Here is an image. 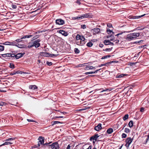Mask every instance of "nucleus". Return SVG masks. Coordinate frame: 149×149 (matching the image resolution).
I'll use <instances>...</instances> for the list:
<instances>
[{
  "mask_svg": "<svg viewBox=\"0 0 149 149\" xmlns=\"http://www.w3.org/2000/svg\"><path fill=\"white\" fill-rule=\"evenodd\" d=\"M51 143H45L44 145H46L47 146H50L52 149H58L59 148V145L57 142L53 143L52 145H49Z\"/></svg>",
  "mask_w": 149,
  "mask_h": 149,
  "instance_id": "nucleus-1",
  "label": "nucleus"
},
{
  "mask_svg": "<svg viewBox=\"0 0 149 149\" xmlns=\"http://www.w3.org/2000/svg\"><path fill=\"white\" fill-rule=\"evenodd\" d=\"M81 38L79 41H77L76 42V44L82 46L85 43V38L83 36H81Z\"/></svg>",
  "mask_w": 149,
  "mask_h": 149,
  "instance_id": "nucleus-2",
  "label": "nucleus"
},
{
  "mask_svg": "<svg viewBox=\"0 0 149 149\" xmlns=\"http://www.w3.org/2000/svg\"><path fill=\"white\" fill-rule=\"evenodd\" d=\"M92 15L89 14H86L82 15L80 17H77V19H82L84 18H92Z\"/></svg>",
  "mask_w": 149,
  "mask_h": 149,
  "instance_id": "nucleus-3",
  "label": "nucleus"
},
{
  "mask_svg": "<svg viewBox=\"0 0 149 149\" xmlns=\"http://www.w3.org/2000/svg\"><path fill=\"white\" fill-rule=\"evenodd\" d=\"M40 55L41 56L45 57H48L50 56V55H49V54L48 53L46 52H41L40 53ZM54 56H56L57 55L54 54H52L50 56L51 57H53Z\"/></svg>",
  "mask_w": 149,
  "mask_h": 149,
  "instance_id": "nucleus-4",
  "label": "nucleus"
},
{
  "mask_svg": "<svg viewBox=\"0 0 149 149\" xmlns=\"http://www.w3.org/2000/svg\"><path fill=\"white\" fill-rule=\"evenodd\" d=\"M40 41V40L39 39H37L34 41H33V46L36 48L39 47L40 45V44L39 43Z\"/></svg>",
  "mask_w": 149,
  "mask_h": 149,
  "instance_id": "nucleus-5",
  "label": "nucleus"
},
{
  "mask_svg": "<svg viewBox=\"0 0 149 149\" xmlns=\"http://www.w3.org/2000/svg\"><path fill=\"white\" fill-rule=\"evenodd\" d=\"M133 139H131L130 137H128L127 139L126 140V143L125 144V146L127 147H129V146L131 143Z\"/></svg>",
  "mask_w": 149,
  "mask_h": 149,
  "instance_id": "nucleus-6",
  "label": "nucleus"
},
{
  "mask_svg": "<svg viewBox=\"0 0 149 149\" xmlns=\"http://www.w3.org/2000/svg\"><path fill=\"white\" fill-rule=\"evenodd\" d=\"M32 35H27V36H23L21 38H20L17 39V40H15V41H16L17 42H20L22 41V39H25L26 38H30L31 37H32Z\"/></svg>",
  "mask_w": 149,
  "mask_h": 149,
  "instance_id": "nucleus-7",
  "label": "nucleus"
},
{
  "mask_svg": "<svg viewBox=\"0 0 149 149\" xmlns=\"http://www.w3.org/2000/svg\"><path fill=\"white\" fill-rule=\"evenodd\" d=\"M56 24L58 25H63L65 23L64 21L61 19H56Z\"/></svg>",
  "mask_w": 149,
  "mask_h": 149,
  "instance_id": "nucleus-8",
  "label": "nucleus"
},
{
  "mask_svg": "<svg viewBox=\"0 0 149 149\" xmlns=\"http://www.w3.org/2000/svg\"><path fill=\"white\" fill-rule=\"evenodd\" d=\"M38 140H39L38 142V146L39 147L40 146V144H42L44 143V138L42 136L39 137Z\"/></svg>",
  "mask_w": 149,
  "mask_h": 149,
  "instance_id": "nucleus-9",
  "label": "nucleus"
},
{
  "mask_svg": "<svg viewBox=\"0 0 149 149\" xmlns=\"http://www.w3.org/2000/svg\"><path fill=\"white\" fill-rule=\"evenodd\" d=\"M92 31H93V35H95L100 32V29L99 28H95L93 29Z\"/></svg>",
  "mask_w": 149,
  "mask_h": 149,
  "instance_id": "nucleus-10",
  "label": "nucleus"
},
{
  "mask_svg": "<svg viewBox=\"0 0 149 149\" xmlns=\"http://www.w3.org/2000/svg\"><path fill=\"white\" fill-rule=\"evenodd\" d=\"M15 43V42H10L8 41H7L4 42L3 43V45H14Z\"/></svg>",
  "mask_w": 149,
  "mask_h": 149,
  "instance_id": "nucleus-11",
  "label": "nucleus"
},
{
  "mask_svg": "<svg viewBox=\"0 0 149 149\" xmlns=\"http://www.w3.org/2000/svg\"><path fill=\"white\" fill-rule=\"evenodd\" d=\"M102 125L101 124H99L97 126H95V129L96 130L98 131L100 130L102 127L101 126Z\"/></svg>",
  "mask_w": 149,
  "mask_h": 149,
  "instance_id": "nucleus-12",
  "label": "nucleus"
},
{
  "mask_svg": "<svg viewBox=\"0 0 149 149\" xmlns=\"http://www.w3.org/2000/svg\"><path fill=\"white\" fill-rule=\"evenodd\" d=\"M95 67H94L90 65H86V67L85 68L84 70H93L95 68Z\"/></svg>",
  "mask_w": 149,
  "mask_h": 149,
  "instance_id": "nucleus-13",
  "label": "nucleus"
},
{
  "mask_svg": "<svg viewBox=\"0 0 149 149\" xmlns=\"http://www.w3.org/2000/svg\"><path fill=\"white\" fill-rule=\"evenodd\" d=\"M126 39L127 40L130 41L133 40L131 33L127 35Z\"/></svg>",
  "mask_w": 149,
  "mask_h": 149,
  "instance_id": "nucleus-14",
  "label": "nucleus"
},
{
  "mask_svg": "<svg viewBox=\"0 0 149 149\" xmlns=\"http://www.w3.org/2000/svg\"><path fill=\"white\" fill-rule=\"evenodd\" d=\"M131 34L132 35L133 39L136 38L140 35V33H131Z\"/></svg>",
  "mask_w": 149,
  "mask_h": 149,
  "instance_id": "nucleus-15",
  "label": "nucleus"
},
{
  "mask_svg": "<svg viewBox=\"0 0 149 149\" xmlns=\"http://www.w3.org/2000/svg\"><path fill=\"white\" fill-rule=\"evenodd\" d=\"M59 33L65 36H66L68 35L67 33L63 30H60L59 31Z\"/></svg>",
  "mask_w": 149,
  "mask_h": 149,
  "instance_id": "nucleus-16",
  "label": "nucleus"
},
{
  "mask_svg": "<svg viewBox=\"0 0 149 149\" xmlns=\"http://www.w3.org/2000/svg\"><path fill=\"white\" fill-rule=\"evenodd\" d=\"M24 54V53H19L15 55V58L16 59H18L19 58L22 57Z\"/></svg>",
  "mask_w": 149,
  "mask_h": 149,
  "instance_id": "nucleus-17",
  "label": "nucleus"
},
{
  "mask_svg": "<svg viewBox=\"0 0 149 149\" xmlns=\"http://www.w3.org/2000/svg\"><path fill=\"white\" fill-rule=\"evenodd\" d=\"M29 88L30 89L34 90L38 88L35 85H30L29 86Z\"/></svg>",
  "mask_w": 149,
  "mask_h": 149,
  "instance_id": "nucleus-18",
  "label": "nucleus"
},
{
  "mask_svg": "<svg viewBox=\"0 0 149 149\" xmlns=\"http://www.w3.org/2000/svg\"><path fill=\"white\" fill-rule=\"evenodd\" d=\"M100 70H96V71H95L94 72H86L85 74H93V73H95L97 72Z\"/></svg>",
  "mask_w": 149,
  "mask_h": 149,
  "instance_id": "nucleus-19",
  "label": "nucleus"
},
{
  "mask_svg": "<svg viewBox=\"0 0 149 149\" xmlns=\"http://www.w3.org/2000/svg\"><path fill=\"white\" fill-rule=\"evenodd\" d=\"M33 41H31L29 43L28 46V47L29 48H31L33 46Z\"/></svg>",
  "mask_w": 149,
  "mask_h": 149,
  "instance_id": "nucleus-20",
  "label": "nucleus"
},
{
  "mask_svg": "<svg viewBox=\"0 0 149 149\" xmlns=\"http://www.w3.org/2000/svg\"><path fill=\"white\" fill-rule=\"evenodd\" d=\"M113 130L111 128H109L107 130V132L109 134H111L113 132Z\"/></svg>",
  "mask_w": 149,
  "mask_h": 149,
  "instance_id": "nucleus-21",
  "label": "nucleus"
},
{
  "mask_svg": "<svg viewBox=\"0 0 149 149\" xmlns=\"http://www.w3.org/2000/svg\"><path fill=\"white\" fill-rule=\"evenodd\" d=\"M110 42V40H105L104 41V43L105 45H109V44Z\"/></svg>",
  "mask_w": 149,
  "mask_h": 149,
  "instance_id": "nucleus-22",
  "label": "nucleus"
},
{
  "mask_svg": "<svg viewBox=\"0 0 149 149\" xmlns=\"http://www.w3.org/2000/svg\"><path fill=\"white\" fill-rule=\"evenodd\" d=\"M144 15H141L140 16H135L133 17V18L134 19H138L139 18H140L142 17L143 16H144Z\"/></svg>",
  "mask_w": 149,
  "mask_h": 149,
  "instance_id": "nucleus-23",
  "label": "nucleus"
},
{
  "mask_svg": "<svg viewBox=\"0 0 149 149\" xmlns=\"http://www.w3.org/2000/svg\"><path fill=\"white\" fill-rule=\"evenodd\" d=\"M86 64V63H84L83 64H79L76 67L78 68V67H82L85 66V64Z\"/></svg>",
  "mask_w": 149,
  "mask_h": 149,
  "instance_id": "nucleus-24",
  "label": "nucleus"
},
{
  "mask_svg": "<svg viewBox=\"0 0 149 149\" xmlns=\"http://www.w3.org/2000/svg\"><path fill=\"white\" fill-rule=\"evenodd\" d=\"M81 36L79 34H77L76 36V39L77 41H79L81 39Z\"/></svg>",
  "mask_w": 149,
  "mask_h": 149,
  "instance_id": "nucleus-25",
  "label": "nucleus"
},
{
  "mask_svg": "<svg viewBox=\"0 0 149 149\" xmlns=\"http://www.w3.org/2000/svg\"><path fill=\"white\" fill-rule=\"evenodd\" d=\"M128 117H129V115L128 114H126L125 115V116L123 117V120H126L128 118Z\"/></svg>",
  "mask_w": 149,
  "mask_h": 149,
  "instance_id": "nucleus-26",
  "label": "nucleus"
},
{
  "mask_svg": "<svg viewBox=\"0 0 149 149\" xmlns=\"http://www.w3.org/2000/svg\"><path fill=\"white\" fill-rule=\"evenodd\" d=\"M128 125H129V126L130 128H131L133 126V121L132 120H131L130 121L128 124Z\"/></svg>",
  "mask_w": 149,
  "mask_h": 149,
  "instance_id": "nucleus-27",
  "label": "nucleus"
},
{
  "mask_svg": "<svg viewBox=\"0 0 149 149\" xmlns=\"http://www.w3.org/2000/svg\"><path fill=\"white\" fill-rule=\"evenodd\" d=\"M16 72V74H22V73L25 74L27 73L24 72L19 71H17L16 72Z\"/></svg>",
  "mask_w": 149,
  "mask_h": 149,
  "instance_id": "nucleus-28",
  "label": "nucleus"
},
{
  "mask_svg": "<svg viewBox=\"0 0 149 149\" xmlns=\"http://www.w3.org/2000/svg\"><path fill=\"white\" fill-rule=\"evenodd\" d=\"M93 45V44L91 42H89L87 44V45L88 47H91Z\"/></svg>",
  "mask_w": 149,
  "mask_h": 149,
  "instance_id": "nucleus-29",
  "label": "nucleus"
},
{
  "mask_svg": "<svg viewBox=\"0 0 149 149\" xmlns=\"http://www.w3.org/2000/svg\"><path fill=\"white\" fill-rule=\"evenodd\" d=\"M4 46L0 45V52L3 51L4 49Z\"/></svg>",
  "mask_w": 149,
  "mask_h": 149,
  "instance_id": "nucleus-30",
  "label": "nucleus"
},
{
  "mask_svg": "<svg viewBox=\"0 0 149 149\" xmlns=\"http://www.w3.org/2000/svg\"><path fill=\"white\" fill-rule=\"evenodd\" d=\"M125 132L126 133L130 132V130L128 128H125Z\"/></svg>",
  "mask_w": 149,
  "mask_h": 149,
  "instance_id": "nucleus-31",
  "label": "nucleus"
},
{
  "mask_svg": "<svg viewBox=\"0 0 149 149\" xmlns=\"http://www.w3.org/2000/svg\"><path fill=\"white\" fill-rule=\"evenodd\" d=\"M8 54H2V56H3V57L7 58H8V57H9V56L8 55Z\"/></svg>",
  "mask_w": 149,
  "mask_h": 149,
  "instance_id": "nucleus-32",
  "label": "nucleus"
},
{
  "mask_svg": "<svg viewBox=\"0 0 149 149\" xmlns=\"http://www.w3.org/2000/svg\"><path fill=\"white\" fill-rule=\"evenodd\" d=\"M112 47L110 48H107V49H106L104 50V51H106V52H110L112 50Z\"/></svg>",
  "mask_w": 149,
  "mask_h": 149,
  "instance_id": "nucleus-33",
  "label": "nucleus"
},
{
  "mask_svg": "<svg viewBox=\"0 0 149 149\" xmlns=\"http://www.w3.org/2000/svg\"><path fill=\"white\" fill-rule=\"evenodd\" d=\"M8 56H9V57H14L15 58V55H16L14 54H11L10 53H8Z\"/></svg>",
  "mask_w": 149,
  "mask_h": 149,
  "instance_id": "nucleus-34",
  "label": "nucleus"
},
{
  "mask_svg": "<svg viewBox=\"0 0 149 149\" xmlns=\"http://www.w3.org/2000/svg\"><path fill=\"white\" fill-rule=\"evenodd\" d=\"M94 138L93 140H96L97 139V138L99 137V136L98 135V134H96L95 135L93 136Z\"/></svg>",
  "mask_w": 149,
  "mask_h": 149,
  "instance_id": "nucleus-35",
  "label": "nucleus"
},
{
  "mask_svg": "<svg viewBox=\"0 0 149 149\" xmlns=\"http://www.w3.org/2000/svg\"><path fill=\"white\" fill-rule=\"evenodd\" d=\"M10 68L14 69L15 68L14 65L12 63H10Z\"/></svg>",
  "mask_w": 149,
  "mask_h": 149,
  "instance_id": "nucleus-36",
  "label": "nucleus"
},
{
  "mask_svg": "<svg viewBox=\"0 0 149 149\" xmlns=\"http://www.w3.org/2000/svg\"><path fill=\"white\" fill-rule=\"evenodd\" d=\"M74 52L76 54L79 53L80 52L79 50L77 48H75L74 49Z\"/></svg>",
  "mask_w": 149,
  "mask_h": 149,
  "instance_id": "nucleus-37",
  "label": "nucleus"
},
{
  "mask_svg": "<svg viewBox=\"0 0 149 149\" xmlns=\"http://www.w3.org/2000/svg\"><path fill=\"white\" fill-rule=\"evenodd\" d=\"M15 138H9L7 139H6V140H5V141H10V140H14L15 139Z\"/></svg>",
  "mask_w": 149,
  "mask_h": 149,
  "instance_id": "nucleus-38",
  "label": "nucleus"
},
{
  "mask_svg": "<svg viewBox=\"0 0 149 149\" xmlns=\"http://www.w3.org/2000/svg\"><path fill=\"white\" fill-rule=\"evenodd\" d=\"M124 74H121L119 75H118L116 77L117 78H121L122 77H123L124 76Z\"/></svg>",
  "mask_w": 149,
  "mask_h": 149,
  "instance_id": "nucleus-39",
  "label": "nucleus"
},
{
  "mask_svg": "<svg viewBox=\"0 0 149 149\" xmlns=\"http://www.w3.org/2000/svg\"><path fill=\"white\" fill-rule=\"evenodd\" d=\"M59 123H61L60 122L58 121H55L53 122V123L52 124V125H54L56 124H57Z\"/></svg>",
  "mask_w": 149,
  "mask_h": 149,
  "instance_id": "nucleus-40",
  "label": "nucleus"
},
{
  "mask_svg": "<svg viewBox=\"0 0 149 149\" xmlns=\"http://www.w3.org/2000/svg\"><path fill=\"white\" fill-rule=\"evenodd\" d=\"M122 136L123 138H125L127 136V135L125 133H123L122 135Z\"/></svg>",
  "mask_w": 149,
  "mask_h": 149,
  "instance_id": "nucleus-41",
  "label": "nucleus"
},
{
  "mask_svg": "<svg viewBox=\"0 0 149 149\" xmlns=\"http://www.w3.org/2000/svg\"><path fill=\"white\" fill-rule=\"evenodd\" d=\"M16 46L20 48H22L24 47L23 45H16Z\"/></svg>",
  "mask_w": 149,
  "mask_h": 149,
  "instance_id": "nucleus-42",
  "label": "nucleus"
},
{
  "mask_svg": "<svg viewBox=\"0 0 149 149\" xmlns=\"http://www.w3.org/2000/svg\"><path fill=\"white\" fill-rule=\"evenodd\" d=\"M111 90V89H106L105 90H102V91H101V92H103L106 91H110Z\"/></svg>",
  "mask_w": 149,
  "mask_h": 149,
  "instance_id": "nucleus-43",
  "label": "nucleus"
},
{
  "mask_svg": "<svg viewBox=\"0 0 149 149\" xmlns=\"http://www.w3.org/2000/svg\"><path fill=\"white\" fill-rule=\"evenodd\" d=\"M6 104V103L4 102H0V105L1 107L2 106H3V105H5Z\"/></svg>",
  "mask_w": 149,
  "mask_h": 149,
  "instance_id": "nucleus-44",
  "label": "nucleus"
},
{
  "mask_svg": "<svg viewBox=\"0 0 149 149\" xmlns=\"http://www.w3.org/2000/svg\"><path fill=\"white\" fill-rule=\"evenodd\" d=\"M9 142H5L4 143H3V144L1 145V146H3L5 145H8L9 144Z\"/></svg>",
  "mask_w": 149,
  "mask_h": 149,
  "instance_id": "nucleus-45",
  "label": "nucleus"
},
{
  "mask_svg": "<svg viewBox=\"0 0 149 149\" xmlns=\"http://www.w3.org/2000/svg\"><path fill=\"white\" fill-rule=\"evenodd\" d=\"M47 64L49 66L52 65V63L51 62L47 61Z\"/></svg>",
  "mask_w": 149,
  "mask_h": 149,
  "instance_id": "nucleus-46",
  "label": "nucleus"
},
{
  "mask_svg": "<svg viewBox=\"0 0 149 149\" xmlns=\"http://www.w3.org/2000/svg\"><path fill=\"white\" fill-rule=\"evenodd\" d=\"M107 32H109V33H113V32L112 31H111V30H110L109 29H107Z\"/></svg>",
  "mask_w": 149,
  "mask_h": 149,
  "instance_id": "nucleus-47",
  "label": "nucleus"
},
{
  "mask_svg": "<svg viewBox=\"0 0 149 149\" xmlns=\"http://www.w3.org/2000/svg\"><path fill=\"white\" fill-rule=\"evenodd\" d=\"M12 7L13 9H16L17 8L16 6L14 5H12Z\"/></svg>",
  "mask_w": 149,
  "mask_h": 149,
  "instance_id": "nucleus-48",
  "label": "nucleus"
},
{
  "mask_svg": "<svg viewBox=\"0 0 149 149\" xmlns=\"http://www.w3.org/2000/svg\"><path fill=\"white\" fill-rule=\"evenodd\" d=\"M16 74V72H13L10 73V75L12 76Z\"/></svg>",
  "mask_w": 149,
  "mask_h": 149,
  "instance_id": "nucleus-49",
  "label": "nucleus"
},
{
  "mask_svg": "<svg viewBox=\"0 0 149 149\" xmlns=\"http://www.w3.org/2000/svg\"><path fill=\"white\" fill-rule=\"evenodd\" d=\"M81 26V28L83 29H84L86 28V26L85 25H82Z\"/></svg>",
  "mask_w": 149,
  "mask_h": 149,
  "instance_id": "nucleus-50",
  "label": "nucleus"
},
{
  "mask_svg": "<svg viewBox=\"0 0 149 149\" xmlns=\"http://www.w3.org/2000/svg\"><path fill=\"white\" fill-rule=\"evenodd\" d=\"M107 26L108 27L110 28V27H112V25L111 24L109 23V24H107Z\"/></svg>",
  "mask_w": 149,
  "mask_h": 149,
  "instance_id": "nucleus-51",
  "label": "nucleus"
},
{
  "mask_svg": "<svg viewBox=\"0 0 149 149\" xmlns=\"http://www.w3.org/2000/svg\"><path fill=\"white\" fill-rule=\"evenodd\" d=\"M144 109L142 107L141 108L140 111L141 112H143L144 111Z\"/></svg>",
  "mask_w": 149,
  "mask_h": 149,
  "instance_id": "nucleus-52",
  "label": "nucleus"
},
{
  "mask_svg": "<svg viewBox=\"0 0 149 149\" xmlns=\"http://www.w3.org/2000/svg\"><path fill=\"white\" fill-rule=\"evenodd\" d=\"M27 120L28 121V122H35V121H34V120H31V119H27Z\"/></svg>",
  "mask_w": 149,
  "mask_h": 149,
  "instance_id": "nucleus-53",
  "label": "nucleus"
},
{
  "mask_svg": "<svg viewBox=\"0 0 149 149\" xmlns=\"http://www.w3.org/2000/svg\"><path fill=\"white\" fill-rule=\"evenodd\" d=\"M70 145H68V146H67V148L66 149H70Z\"/></svg>",
  "mask_w": 149,
  "mask_h": 149,
  "instance_id": "nucleus-54",
  "label": "nucleus"
},
{
  "mask_svg": "<svg viewBox=\"0 0 149 149\" xmlns=\"http://www.w3.org/2000/svg\"><path fill=\"white\" fill-rule=\"evenodd\" d=\"M109 45H114V44H113V43L112 42H110L109 44Z\"/></svg>",
  "mask_w": 149,
  "mask_h": 149,
  "instance_id": "nucleus-55",
  "label": "nucleus"
},
{
  "mask_svg": "<svg viewBox=\"0 0 149 149\" xmlns=\"http://www.w3.org/2000/svg\"><path fill=\"white\" fill-rule=\"evenodd\" d=\"M77 3H78L79 4H80V1L79 0H77Z\"/></svg>",
  "mask_w": 149,
  "mask_h": 149,
  "instance_id": "nucleus-56",
  "label": "nucleus"
},
{
  "mask_svg": "<svg viewBox=\"0 0 149 149\" xmlns=\"http://www.w3.org/2000/svg\"><path fill=\"white\" fill-rule=\"evenodd\" d=\"M63 116H58V117H56L55 118H63Z\"/></svg>",
  "mask_w": 149,
  "mask_h": 149,
  "instance_id": "nucleus-57",
  "label": "nucleus"
},
{
  "mask_svg": "<svg viewBox=\"0 0 149 149\" xmlns=\"http://www.w3.org/2000/svg\"><path fill=\"white\" fill-rule=\"evenodd\" d=\"M114 37H112V38L110 39V41L113 40L114 39Z\"/></svg>",
  "mask_w": 149,
  "mask_h": 149,
  "instance_id": "nucleus-58",
  "label": "nucleus"
},
{
  "mask_svg": "<svg viewBox=\"0 0 149 149\" xmlns=\"http://www.w3.org/2000/svg\"><path fill=\"white\" fill-rule=\"evenodd\" d=\"M94 76V75H88L87 76V77H93Z\"/></svg>",
  "mask_w": 149,
  "mask_h": 149,
  "instance_id": "nucleus-59",
  "label": "nucleus"
},
{
  "mask_svg": "<svg viewBox=\"0 0 149 149\" xmlns=\"http://www.w3.org/2000/svg\"><path fill=\"white\" fill-rule=\"evenodd\" d=\"M93 138H93V136L91 137L90 138V140L92 141V139H93Z\"/></svg>",
  "mask_w": 149,
  "mask_h": 149,
  "instance_id": "nucleus-60",
  "label": "nucleus"
},
{
  "mask_svg": "<svg viewBox=\"0 0 149 149\" xmlns=\"http://www.w3.org/2000/svg\"><path fill=\"white\" fill-rule=\"evenodd\" d=\"M91 146H89V147L86 149H91Z\"/></svg>",
  "mask_w": 149,
  "mask_h": 149,
  "instance_id": "nucleus-61",
  "label": "nucleus"
},
{
  "mask_svg": "<svg viewBox=\"0 0 149 149\" xmlns=\"http://www.w3.org/2000/svg\"><path fill=\"white\" fill-rule=\"evenodd\" d=\"M106 58H107V56H104L102 58V59H104Z\"/></svg>",
  "mask_w": 149,
  "mask_h": 149,
  "instance_id": "nucleus-62",
  "label": "nucleus"
},
{
  "mask_svg": "<svg viewBox=\"0 0 149 149\" xmlns=\"http://www.w3.org/2000/svg\"><path fill=\"white\" fill-rule=\"evenodd\" d=\"M99 46L100 47H102L103 46V44H100Z\"/></svg>",
  "mask_w": 149,
  "mask_h": 149,
  "instance_id": "nucleus-63",
  "label": "nucleus"
},
{
  "mask_svg": "<svg viewBox=\"0 0 149 149\" xmlns=\"http://www.w3.org/2000/svg\"><path fill=\"white\" fill-rule=\"evenodd\" d=\"M149 139V135L147 136V138L146 139V140L148 141Z\"/></svg>",
  "mask_w": 149,
  "mask_h": 149,
  "instance_id": "nucleus-64",
  "label": "nucleus"
}]
</instances>
